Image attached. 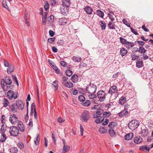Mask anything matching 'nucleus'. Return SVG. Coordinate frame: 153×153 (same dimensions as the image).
Here are the masks:
<instances>
[{"label":"nucleus","mask_w":153,"mask_h":153,"mask_svg":"<svg viewBox=\"0 0 153 153\" xmlns=\"http://www.w3.org/2000/svg\"><path fill=\"white\" fill-rule=\"evenodd\" d=\"M98 131L100 133L102 134L106 133L107 131V129L105 127H102L99 128Z\"/></svg>","instance_id":"29"},{"label":"nucleus","mask_w":153,"mask_h":153,"mask_svg":"<svg viewBox=\"0 0 153 153\" xmlns=\"http://www.w3.org/2000/svg\"><path fill=\"white\" fill-rule=\"evenodd\" d=\"M67 7H64L62 9H61L60 12L62 14L64 15H66L68 11Z\"/></svg>","instance_id":"30"},{"label":"nucleus","mask_w":153,"mask_h":153,"mask_svg":"<svg viewBox=\"0 0 153 153\" xmlns=\"http://www.w3.org/2000/svg\"><path fill=\"white\" fill-rule=\"evenodd\" d=\"M108 132L110 136L112 137H114L116 136L115 132L112 128H110L109 129Z\"/></svg>","instance_id":"27"},{"label":"nucleus","mask_w":153,"mask_h":153,"mask_svg":"<svg viewBox=\"0 0 153 153\" xmlns=\"http://www.w3.org/2000/svg\"><path fill=\"white\" fill-rule=\"evenodd\" d=\"M35 109H36L35 105L34 103H33L31 106L30 115H32L33 114V111L34 112H35Z\"/></svg>","instance_id":"38"},{"label":"nucleus","mask_w":153,"mask_h":153,"mask_svg":"<svg viewBox=\"0 0 153 153\" xmlns=\"http://www.w3.org/2000/svg\"><path fill=\"white\" fill-rule=\"evenodd\" d=\"M100 23H101L100 25L102 29V30L105 29L106 26V24L105 22L104 21H101Z\"/></svg>","instance_id":"37"},{"label":"nucleus","mask_w":153,"mask_h":153,"mask_svg":"<svg viewBox=\"0 0 153 153\" xmlns=\"http://www.w3.org/2000/svg\"><path fill=\"white\" fill-rule=\"evenodd\" d=\"M18 93H15L13 91L10 90L7 91V97L10 100L13 98L15 99L18 97Z\"/></svg>","instance_id":"6"},{"label":"nucleus","mask_w":153,"mask_h":153,"mask_svg":"<svg viewBox=\"0 0 153 153\" xmlns=\"http://www.w3.org/2000/svg\"><path fill=\"white\" fill-rule=\"evenodd\" d=\"M128 53V51L127 49L125 48H121L120 51V55L122 56H125Z\"/></svg>","instance_id":"18"},{"label":"nucleus","mask_w":153,"mask_h":153,"mask_svg":"<svg viewBox=\"0 0 153 153\" xmlns=\"http://www.w3.org/2000/svg\"><path fill=\"white\" fill-rule=\"evenodd\" d=\"M65 74L67 76L70 77L72 74V72L69 70H67L65 71Z\"/></svg>","instance_id":"47"},{"label":"nucleus","mask_w":153,"mask_h":153,"mask_svg":"<svg viewBox=\"0 0 153 153\" xmlns=\"http://www.w3.org/2000/svg\"><path fill=\"white\" fill-rule=\"evenodd\" d=\"M17 145L19 148L20 149L23 148L24 147V145L23 143L21 142L18 143L17 144Z\"/></svg>","instance_id":"57"},{"label":"nucleus","mask_w":153,"mask_h":153,"mask_svg":"<svg viewBox=\"0 0 153 153\" xmlns=\"http://www.w3.org/2000/svg\"><path fill=\"white\" fill-rule=\"evenodd\" d=\"M126 101V99L125 97H121L119 100V103L121 105L124 104Z\"/></svg>","instance_id":"19"},{"label":"nucleus","mask_w":153,"mask_h":153,"mask_svg":"<svg viewBox=\"0 0 153 153\" xmlns=\"http://www.w3.org/2000/svg\"><path fill=\"white\" fill-rule=\"evenodd\" d=\"M88 97L90 99H93L94 98L97 97L96 95L94 94H89Z\"/></svg>","instance_id":"51"},{"label":"nucleus","mask_w":153,"mask_h":153,"mask_svg":"<svg viewBox=\"0 0 153 153\" xmlns=\"http://www.w3.org/2000/svg\"><path fill=\"white\" fill-rule=\"evenodd\" d=\"M102 115L103 116L102 117L104 118V117H107L110 116L111 114L110 112L104 111L102 109L100 108L96 111L95 113L94 114L93 117L94 118H95L99 117Z\"/></svg>","instance_id":"1"},{"label":"nucleus","mask_w":153,"mask_h":153,"mask_svg":"<svg viewBox=\"0 0 153 153\" xmlns=\"http://www.w3.org/2000/svg\"><path fill=\"white\" fill-rule=\"evenodd\" d=\"M19 133V130L17 127L13 126L10 127L9 133L12 136L16 137L18 135Z\"/></svg>","instance_id":"4"},{"label":"nucleus","mask_w":153,"mask_h":153,"mask_svg":"<svg viewBox=\"0 0 153 153\" xmlns=\"http://www.w3.org/2000/svg\"><path fill=\"white\" fill-rule=\"evenodd\" d=\"M140 150H145L149 152L150 150V149L147 147V146H142L140 147Z\"/></svg>","instance_id":"39"},{"label":"nucleus","mask_w":153,"mask_h":153,"mask_svg":"<svg viewBox=\"0 0 153 153\" xmlns=\"http://www.w3.org/2000/svg\"><path fill=\"white\" fill-rule=\"evenodd\" d=\"M9 121L13 124H15L16 123H17V121H19L18 120L17 117L14 114L10 115Z\"/></svg>","instance_id":"9"},{"label":"nucleus","mask_w":153,"mask_h":153,"mask_svg":"<svg viewBox=\"0 0 153 153\" xmlns=\"http://www.w3.org/2000/svg\"><path fill=\"white\" fill-rule=\"evenodd\" d=\"M70 149V146L68 145L63 146L62 150V153H65L68 152Z\"/></svg>","instance_id":"32"},{"label":"nucleus","mask_w":153,"mask_h":153,"mask_svg":"<svg viewBox=\"0 0 153 153\" xmlns=\"http://www.w3.org/2000/svg\"><path fill=\"white\" fill-rule=\"evenodd\" d=\"M97 13L100 17L102 18L103 17L104 13L102 11L98 10L97 11Z\"/></svg>","instance_id":"44"},{"label":"nucleus","mask_w":153,"mask_h":153,"mask_svg":"<svg viewBox=\"0 0 153 153\" xmlns=\"http://www.w3.org/2000/svg\"><path fill=\"white\" fill-rule=\"evenodd\" d=\"M2 102L3 106L5 108L7 107L10 103L8 100L5 98H3Z\"/></svg>","instance_id":"20"},{"label":"nucleus","mask_w":153,"mask_h":153,"mask_svg":"<svg viewBox=\"0 0 153 153\" xmlns=\"http://www.w3.org/2000/svg\"><path fill=\"white\" fill-rule=\"evenodd\" d=\"M129 106V105L128 104L125 105L124 110L121 111L118 114V115L120 117H122L127 115L128 112L126 109H127V108H128Z\"/></svg>","instance_id":"8"},{"label":"nucleus","mask_w":153,"mask_h":153,"mask_svg":"<svg viewBox=\"0 0 153 153\" xmlns=\"http://www.w3.org/2000/svg\"><path fill=\"white\" fill-rule=\"evenodd\" d=\"M60 64L62 66L65 67L67 66V63L64 61H61L60 62Z\"/></svg>","instance_id":"64"},{"label":"nucleus","mask_w":153,"mask_h":153,"mask_svg":"<svg viewBox=\"0 0 153 153\" xmlns=\"http://www.w3.org/2000/svg\"><path fill=\"white\" fill-rule=\"evenodd\" d=\"M62 4L66 7H68L70 6L71 2L70 0H63Z\"/></svg>","instance_id":"23"},{"label":"nucleus","mask_w":153,"mask_h":153,"mask_svg":"<svg viewBox=\"0 0 153 153\" xmlns=\"http://www.w3.org/2000/svg\"><path fill=\"white\" fill-rule=\"evenodd\" d=\"M106 93L103 90L99 91L97 93V97L99 99L98 101L100 102L104 101L106 98Z\"/></svg>","instance_id":"3"},{"label":"nucleus","mask_w":153,"mask_h":153,"mask_svg":"<svg viewBox=\"0 0 153 153\" xmlns=\"http://www.w3.org/2000/svg\"><path fill=\"white\" fill-rule=\"evenodd\" d=\"M78 99L79 101L82 102L85 100V98L83 95H81L79 96Z\"/></svg>","instance_id":"50"},{"label":"nucleus","mask_w":153,"mask_h":153,"mask_svg":"<svg viewBox=\"0 0 153 153\" xmlns=\"http://www.w3.org/2000/svg\"><path fill=\"white\" fill-rule=\"evenodd\" d=\"M1 87L3 90L4 91H7V89L6 88H7V87L5 86V85H7V84L6 81L4 80L3 79H2L1 80Z\"/></svg>","instance_id":"14"},{"label":"nucleus","mask_w":153,"mask_h":153,"mask_svg":"<svg viewBox=\"0 0 153 153\" xmlns=\"http://www.w3.org/2000/svg\"><path fill=\"white\" fill-rule=\"evenodd\" d=\"M108 17L111 19V21H112V22H113L114 20V18L113 16L110 13H108Z\"/></svg>","instance_id":"61"},{"label":"nucleus","mask_w":153,"mask_h":153,"mask_svg":"<svg viewBox=\"0 0 153 153\" xmlns=\"http://www.w3.org/2000/svg\"><path fill=\"white\" fill-rule=\"evenodd\" d=\"M62 85H65L66 87L68 88H71L73 86V83L70 82H62Z\"/></svg>","instance_id":"15"},{"label":"nucleus","mask_w":153,"mask_h":153,"mask_svg":"<svg viewBox=\"0 0 153 153\" xmlns=\"http://www.w3.org/2000/svg\"><path fill=\"white\" fill-rule=\"evenodd\" d=\"M57 44L59 45H62L64 44V41L62 40H59L57 42Z\"/></svg>","instance_id":"62"},{"label":"nucleus","mask_w":153,"mask_h":153,"mask_svg":"<svg viewBox=\"0 0 153 153\" xmlns=\"http://www.w3.org/2000/svg\"><path fill=\"white\" fill-rule=\"evenodd\" d=\"M96 118H97L96 119L95 122L97 123H100L103 121L104 119L103 117L102 116H100L99 117H97Z\"/></svg>","instance_id":"24"},{"label":"nucleus","mask_w":153,"mask_h":153,"mask_svg":"<svg viewBox=\"0 0 153 153\" xmlns=\"http://www.w3.org/2000/svg\"><path fill=\"white\" fill-rule=\"evenodd\" d=\"M16 105L19 109L22 110L24 108V104L22 101L21 100L17 101Z\"/></svg>","instance_id":"10"},{"label":"nucleus","mask_w":153,"mask_h":153,"mask_svg":"<svg viewBox=\"0 0 153 153\" xmlns=\"http://www.w3.org/2000/svg\"><path fill=\"white\" fill-rule=\"evenodd\" d=\"M2 134L0 139V142H3L5 141L6 140L7 138V137L4 134Z\"/></svg>","instance_id":"41"},{"label":"nucleus","mask_w":153,"mask_h":153,"mask_svg":"<svg viewBox=\"0 0 153 153\" xmlns=\"http://www.w3.org/2000/svg\"><path fill=\"white\" fill-rule=\"evenodd\" d=\"M113 22L112 21H110L108 24L109 28L111 29H114L115 28L114 24H113Z\"/></svg>","instance_id":"43"},{"label":"nucleus","mask_w":153,"mask_h":153,"mask_svg":"<svg viewBox=\"0 0 153 153\" xmlns=\"http://www.w3.org/2000/svg\"><path fill=\"white\" fill-rule=\"evenodd\" d=\"M71 80L73 82L76 83L78 80V77L77 75L74 74L71 77Z\"/></svg>","instance_id":"36"},{"label":"nucleus","mask_w":153,"mask_h":153,"mask_svg":"<svg viewBox=\"0 0 153 153\" xmlns=\"http://www.w3.org/2000/svg\"><path fill=\"white\" fill-rule=\"evenodd\" d=\"M55 39V37L49 38L48 39V41L49 43H52L54 42Z\"/></svg>","instance_id":"56"},{"label":"nucleus","mask_w":153,"mask_h":153,"mask_svg":"<svg viewBox=\"0 0 153 153\" xmlns=\"http://www.w3.org/2000/svg\"><path fill=\"white\" fill-rule=\"evenodd\" d=\"M117 124L116 122H112L109 123L108 126L110 128L113 129L115 127L117 126Z\"/></svg>","instance_id":"26"},{"label":"nucleus","mask_w":153,"mask_h":153,"mask_svg":"<svg viewBox=\"0 0 153 153\" xmlns=\"http://www.w3.org/2000/svg\"><path fill=\"white\" fill-rule=\"evenodd\" d=\"M39 134H38L36 136V140H34V143L36 145H37L39 143Z\"/></svg>","instance_id":"60"},{"label":"nucleus","mask_w":153,"mask_h":153,"mask_svg":"<svg viewBox=\"0 0 153 153\" xmlns=\"http://www.w3.org/2000/svg\"><path fill=\"white\" fill-rule=\"evenodd\" d=\"M85 90L86 92L88 94L95 93L96 91V86L94 84L90 83L86 86Z\"/></svg>","instance_id":"2"},{"label":"nucleus","mask_w":153,"mask_h":153,"mask_svg":"<svg viewBox=\"0 0 153 153\" xmlns=\"http://www.w3.org/2000/svg\"><path fill=\"white\" fill-rule=\"evenodd\" d=\"M120 42L122 44H125L126 42H127L126 39H124L122 37H120Z\"/></svg>","instance_id":"49"},{"label":"nucleus","mask_w":153,"mask_h":153,"mask_svg":"<svg viewBox=\"0 0 153 153\" xmlns=\"http://www.w3.org/2000/svg\"><path fill=\"white\" fill-rule=\"evenodd\" d=\"M148 130L147 128L142 129L141 132L142 136L143 137H146L147 136L148 134Z\"/></svg>","instance_id":"21"},{"label":"nucleus","mask_w":153,"mask_h":153,"mask_svg":"<svg viewBox=\"0 0 153 153\" xmlns=\"http://www.w3.org/2000/svg\"><path fill=\"white\" fill-rule=\"evenodd\" d=\"M139 51L140 53L144 54L146 53V49L142 46H140L139 48Z\"/></svg>","instance_id":"42"},{"label":"nucleus","mask_w":153,"mask_h":153,"mask_svg":"<svg viewBox=\"0 0 153 153\" xmlns=\"http://www.w3.org/2000/svg\"><path fill=\"white\" fill-rule=\"evenodd\" d=\"M49 5L48 1H46L44 6V8L46 10L49 9Z\"/></svg>","instance_id":"59"},{"label":"nucleus","mask_w":153,"mask_h":153,"mask_svg":"<svg viewBox=\"0 0 153 153\" xmlns=\"http://www.w3.org/2000/svg\"><path fill=\"white\" fill-rule=\"evenodd\" d=\"M127 48H130L131 47H133L134 45V44L133 42H127L125 44Z\"/></svg>","instance_id":"28"},{"label":"nucleus","mask_w":153,"mask_h":153,"mask_svg":"<svg viewBox=\"0 0 153 153\" xmlns=\"http://www.w3.org/2000/svg\"><path fill=\"white\" fill-rule=\"evenodd\" d=\"M15 104H14L10 106L11 111L13 112H16L17 111V109L15 108Z\"/></svg>","instance_id":"45"},{"label":"nucleus","mask_w":153,"mask_h":153,"mask_svg":"<svg viewBox=\"0 0 153 153\" xmlns=\"http://www.w3.org/2000/svg\"><path fill=\"white\" fill-rule=\"evenodd\" d=\"M82 120L84 122H86L90 118V114L88 111H84L82 115Z\"/></svg>","instance_id":"7"},{"label":"nucleus","mask_w":153,"mask_h":153,"mask_svg":"<svg viewBox=\"0 0 153 153\" xmlns=\"http://www.w3.org/2000/svg\"><path fill=\"white\" fill-rule=\"evenodd\" d=\"M81 104L84 106L87 107L90 105L91 102L89 100H85L82 102H81Z\"/></svg>","instance_id":"22"},{"label":"nucleus","mask_w":153,"mask_h":153,"mask_svg":"<svg viewBox=\"0 0 153 153\" xmlns=\"http://www.w3.org/2000/svg\"><path fill=\"white\" fill-rule=\"evenodd\" d=\"M11 76H12L14 81L16 83L17 86H19L18 82L17 80V79L16 76L13 74L11 75Z\"/></svg>","instance_id":"52"},{"label":"nucleus","mask_w":153,"mask_h":153,"mask_svg":"<svg viewBox=\"0 0 153 153\" xmlns=\"http://www.w3.org/2000/svg\"><path fill=\"white\" fill-rule=\"evenodd\" d=\"M50 64L53 69L55 71L56 73L57 74H59L60 72V71L59 68L56 65L52 64L51 63H50Z\"/></svg>","instance_id":"25"},{"label":"nucleus","mask_w":153,"mask_h":153,"mask_svg":"<svg viewBox=\"0 0 153 153\" xmlns=\"http://www.w3.org/2000/svg\"><path fill=\"white\" fill-rule=\"evenodd\" d=\"M54 16H53L51 15L49 16L48 18V21L53 22V21L54 20Z\"/></svg>","instance_id":"58"},{"label":"nucleus","mask_w":153,"mask_h":153,"mask_svg":"<svg viewBox=\"0 0 153 153\" xmlns=\"http://www.w3.org/2000/svg\"><path fill=\"white\" fill-rule=\"evenodd\" d=\"M85 10L87 13L88 14H91L93 11L92 9L90 7H86L85 8Z\"/></svg>","instance_id":"31"},{"label":"nucleus","mask_w":153,"mask_h":153,"mask_svg":"<svg viewBox=\"0 0 153 153\" xmlns=\"http://www.w3.org/2000/svg\"><path fill=\"white\" fill-rule=\"evenodd\" d=\"M117 88L116 86L113 85L110 88L108 93L111 94H114L117 91Z\"/></svg>","instance_id":"12"},{"label":"nucleus","mask_w":153,"mask_h":153,"mask_svg":"<svg viewBox=\"0 0 153 153\" xmlns=\"http://www.w3.org/2000/svg\"><path fill=\"white\" fill-rule=\"evenodd\" d=\"M138 122L135 120H132L128 124V128L132 130H134L139 126Z\"/></svg>","instance_id":"5"},{"label":"nucleus","mask_w":153,"mask_h":153,"mask_svg":"<svg viewBox=\"0 0 153 153\" xmlns=\"http://www.w3.org/2000/svg\"><path fill=\"white\" fill-rule=\"evenodd\" d=\"M53 85L55 88V90H56L58 88V84H57V81L56 80H55L53 82Z\"/></svg>","instance_id":"55"},{"label":"nucleus","mask_w":153,"mask_h":153,"mask_svg":"<svg viewBox=\"0 0 153 153\" xmlns=\"http://www.w3.org/2000/svg\"><path fill=\"white\" fill-rule=\"evenodd\" d=\"M67 19L64 17L62 18L59 19V22L60 25H63L67 23Z\"/></svg>","instance_id":"17"},{"label":"nucleus","mask_w":153,"mask_h":153,"mask_svg":"<svg viewBox=\"0 0 153 153\" xmlns=\"http://www.w3.org/2000/svg\"><path fill=\"white\" fill-rule=\"evenodd\" d=\"M123 23L128 27H131L130 24L128 22L126 19H123Z\"/></svg>","instance_id":"53"},{"label":"nucleus","mask_w":153,"mask_h":153,"mask_svg":"<svg viewBox=\"0 0 153 153\" xmlns=\"http://www.w3.org/2000/svg\"><path fill=\"white\" fill-rule=\"evenodd\" d=\"M17 127L19 131L23 132L25 131V127L22 122L18 121L17 123Z\"/></svg>","instance_id":"11"},{"label":"nucleus","mask_w":153,"mask_h":153,"mask_svg":"<svg viewBox=\"0 0 153 153\" xmlns=\"http://www.w3.org/2000/svg\"><path fill=\"white\" fill-rule=\"evenodd\" d=\"M139 56L136 55L135 54H131V57L132 60H135L139 58Z\"/></svg>","instance_id":"48"},{"label":"nucleus","mask_w":153,"mask_h":153,"mask_svg":"<svg viewBox=\"0 0 153 153\" xmlns=\"http://www.w3.org/2000/svg\"><path fill=\"white\" fill-rule=\"evenodd\" d=\"M130 29L131 31L135 35H137L138 33H137V31L136 29H134L133 27H130Z\"/></svg>","instance_id":"54"},{"label":"nucleus","mask_w":153,"mask_h":153,"mask_svg":"<svg viewBox=\"0 0 153 153\" xmlns=\"http://www.w3.org/2000/svg\"><path fill=\"white\" fill-rule=\"evenodd\" d=\"M136 67L140 68L143 66V61L141 59H139L136 60Z\"/></svg>","instance_id":"13"},{"label":"nucleus","mask_w":153,"mask_h":153,"mask_svg":"<svg viewBox=\"0 0 153 153\" xmlns=\"http://www.w3.org/2000/svg\"><path fill=\"white\" fill-rule=\"evenodd\" d=\"M142 141V139L140 137H136L134 138V142L137 144L140 143Z\"/></svg>","instance_id":"35"},{"label":"nucleus","mask_w":153,"mask_h":153,"mask_svg":"<svg viewBox=\"0 0 153 153\" xmlns=\"http://www.w3.org/2000/svg\"><path fill=\"white\" fill-rule=\"evenodd\" d=\"M72 60L74 62H79L82 60V58L81 57H76L75 56H74L72 58Z\"/></svg>","instance_id":"34"},{"label":"nucleus","mask_w":153,"mask_h":153,"mask_svg":"<svg viewBox=\"0 0 153 153\" xmlns=\"http://www.w3.org/2000/svg\"><path fill=\"white\" fill-rule=\"evenodd\" d=\"M7 126L5 124H4L2 125L0 131L1 133L4 134L6 129Z\"/></svg>","instance_id":"33"},{"label":"nucleus","mask_w":153,"mask_h":153,"mask_svg":"<svg viewBox=\"0 0 153 153\" xmlns=\"http://www.w3.org/2000/svg\"><path fill=\"white\" fill-rule=\"evenodd\" d=\"M18 151L16 148L13 147L12 148L10 149V153H16Z\"/></svg>","instance_id":"46"},{"label":"nucleus","mask_w":153,"mask_h":153,"mask_svg":"<svg viewBox=\"0 0 153 153\" xmlns=\"http://www.w3.org/2000/svg\"><path fill=\"white\" fill-rule=\"evenodd\" d=\"M133 137V134L130 133L126 134L125 136V139L126 140H129L131 139Z\"/></svg>","instance_id":"16"},{"label":"nucleus","mask_w":153,"mask_h":153,"mask_svg":"<svg viewBox=\"0 0 153 153\" xmlns=\"http://www.w3.org/2000/svg\"><path fill=\"white\" fill-rule=\"evenodd\" d=\"M50 4L52 6H54L56 4V1L55 0H51Z\"/></svg>","instance_id":"63"},{"label":"nucleus","mask_w":153,"mask_h":153,"mask_svg":"<svg viewBox=\"0 0 153 153\" xmlns=\"http://www.w3.org/2000/svg\"><path fill=\"white\" fill-rule=\"evenodd\" d=\"M14 71V67L12 66H10L9 67L8 69L7 70V72L9 74H11Z\"/></svg>","instance_id":"40"}]
</instances>
